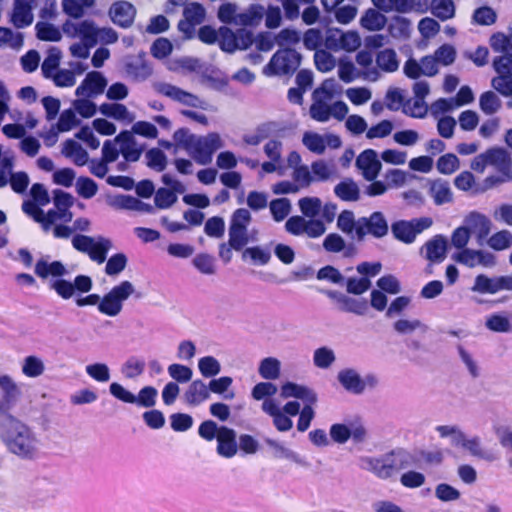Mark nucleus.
Segmentation results:
<instances>
[{"label": "nucleus", "instance_id": "1", "mask_svg": "<svg viewBox=\"0 0 512 512\" xmlns=\"http://www.w3.org/2000/svg\"><path fill=\"white\" fill-rule=\"evenodd\" d=\"M359 468L380 480H388L400 471L417 465V457L404 448H395L380 456H360Z\"/></svg>", "mask_w": 512, "mask_h": 512}, {"label": "nucleus", "instance_id": "2", "mask_svg": "<svg viewBox=\"0 0 512 512\" xmlns=\"http://www.w3.org/2000/svg\"><path fill=\"white\" fill-rule=\"evenodd\" d=\"M0 440L9 453L22 460H33L37 456L39 440L32 428L20 419L0 428Z\"/></svg>", "mask_w": 512, "mask_h": 512}, {"label": "nucleus", "instance_id": "3", "mask_svg": "<svg viewBox=\"0 0 512 512\" xmlns=\"http://www.w3.org/2000/svg\"><path fill=\"white\" fill-rule=\"evenodd\" d=\"M47 259L48 256L37 260L34 273L41 279H47L49 276L55 278L49 282V288L62 299H70L75 294L74 285L71 281L62 278L68 274L65 265L61 261L49 262Z\"/></svg>", "mask_w": 512, "mask_h": 512}, {"label": "nucleus", "instance_id": "4", "mask_svg": "<svg viewBox=\"0 0 512 512\" xmlns=\"http://www.w3.org/2000/svg\"><path fill=\"white\" fill-rule=\"evenodd\" d=\"M251 221L252 215L248 209L238 208L232 213L228 229V243L233 250L241 251L250 241L256 240L248 231Z\"/></svg>", "mask_w": 512, "mask_h": 512}, {"label": "nucleus", "instance_id": "5", "mask_svg": "<svg viewBox=\"0 0 512 512\" xmlns=\"http://www.w3.org/2000/svg\"><path fill=\"white\" fill-rule=\"evenodd\" d=\"M71 244L78 252L87 254L89 258L102 264L107 259V254L112 248L110 239L103 236L92 237L84 234H76L71 239Z\"/></svg>", "mask_w": 512, "mask_h": 512}, {"label": "nucleus", "instance_id": "6", "mask_svg": "<svg viewBox=\"0 0 512 512\" xmlns=\"http://www.w3.org/2000/svg\"><path fill=\"white\" fill-rule=\"evenodd\" d=\"M337 380L342 388L354 395H362L366 390H374L379 386V377L374 373H367L364 377L355 368L341 369Z\"/></svg>", "mask_w": 512, "mask_h": 512}, {"label": "nucleus", "instance_id": "7", "mask_svg": "<svg viewBox=\"0 0 512 512\" xmlns=\"http://www.w3.org/2000/svg\"><path fill=\"white\" fill-rule=\"evenodd\" d=\"M302 55L292 48L279 49L264 67L267 76L292 75L300 66Z\"/></svg>", "mask_w": 512, "mask_h": 512}, {"label": "nucleus", "instance_id": "8", "mask_svg": "<svg viewBox=\"0 0 512 512\" xmlns=\"http://www.w3.org/2000/svg\"><path fill=\"white\" fill-rule=\"evenodd\" d=\"M135 292L130 281H122L114 286L107 294L100 298L98 311L104 315L115 317L123 309V303Z\"/></svg>", "mask_w": 512, "mask_h": 512}, {"label": "nucleus", "instance_id": "9", "mask_svg": "<svg viewBox=\"0 0 512 512\" xmlns=\"http://www.w3.org/2000/svg\"><path fill=\"white\" fill-rule=\"evenodd\" d=\"M489 43L494 52L502 53L493 60L494 70L498 74L512 75V34L494 33L490 37Z\"/></svg>", "mask_w": 512, "mask_h": 512}, {"label": "nucleus", "instance_id": "10", "mask_svg": "<svg viewBox=\"0 0 512 512\" xmlns=\"http://www.w3.org/2000/svg\"><path fill=\"white\" fill-rule=\"evenodd\" d=\"M224 146L218 133L212 132L206 136H196L188 153L200 165H208L212 161L213 154Z\"/></svg>", "mask_w": 512, "mask_h": 512}, {"label": "nucleus", "instance_id": "11", "mask_svg": "<svg viewBox=\"0 0 512 512\" xmlns=\"http://www.w3.org/2000/svg\"><path fill=\"white\" fill-rule=\"evenodd\" d=\"M389 233V224L385 215L380 211H375L369 216L358 218L357 241H364L366 236L375 239H381Z\"/></svg>", "mask_w": 512, "mask_h": 512}, {"label": "nucleus", "instance_id": "12", "mask_svg": "<svg viewBox=\"0 0 512 512\" xmlns=\"http://www.w3.org/2000/svg\"><path fill=\"white\" fill-rule=\"evenodd\" d=\"M432 224L433 221L430 217L398 220L392 223L391 232L398 241L411 244L415 241L418 234L430 228Z\"/></svg>", "mask_w": 512, "mask_h": 512}, {"label": "nucleus", "instance_id": "13", "mask_svg": "<svg viewBox=\"0 0 512 512\" xmlns=\"http://www.w3.org/2000/svg\"><path fill=\"white\" fill-rule=\"evenodd\" d=\"M284 227L290 235H306L313 239L319 238L326 232V226L322 219H306L302 215L289 217Z\"/></svg>", "mask_w": 512, "mask_h": 512}, {"label": "nucleus", "instance_id": "14", "mask_svg": "<svg viewBox=\"0 0 512 512\" xmlns=\"http://www.w3.org/2000/svg\"><path fill=\"white\" fill-rule=\"evenodd\" d=\"M451 258L456 263L468 268H475L476 266L492 268L496 265V256L485 250L466 248L452 254Z\"/></svg>", "mask_w": 512, "mask_h": 512}, {"label": "nucleus", "instance_id": "15", "mask_svg": "<svg viewBox=\"0 0 512 512\" xmlns=\"http://www.w3.org/2000/svg\"><path fill=\"white\" fill-rule=\"evenodd\" d=\"M153 89L173 101L193 108H204V101L198 96L166 82H154Z\"/></svg>", "mask_w": 512, "mask_h": 512}, {"label": "nucleus", "instance_id": "16", "mask_svg": "<svg viewBox=\"0 0 512 512\" xmlns=\"http://www.w3.org/2000/svg\"><path fill=\"white\" fill-rule=\"evenodd\" d=\"M355 166L366 181L377 179L382 169L378 153L373 149L362 151L356 158Z\"/></svg>", "mask_w": 512, "mask_h": 512}, {"label": "nucleus", "instance_id": "17", "mask_svg": "<svg viewBox=\"0 0 512 512\" xmlns=\"http://www.w3.org/2000/svg\"><path fill=\"white\" fill-rule=\"evenodd\" d=\"M124 70L126 75L136 82L147 80L153 73L151 64L146 60L145 52L127 56L124 59Z\"/></svg>", "mask_w": 512, "mask_h": 512}, {"label": "nucleus", "instance_id": "18", "mask_svg": "<svg viewBox=\"0 0 512 512\" xmlns=\"http://www.w3.org/2000/svg\"><path fill=\"white\" fill-rule=\"evenodd\" d=\"M114 142L119 145V151L126 162H137L145 150V144L138 143L132 132L127 130L121 131Z\"/></svg>", "mask_w": 512, "mask_h": 512}, {"label": "nucleus", "instance_id": "19", "mask_svg": "<svg viewBox=\"0 0 512 512\" xmlns=\"http://www.w3.org/2000/svg\"><path fill=\"white\" fill-rule=\"evenodd\" d=\"M322 293L336 301L339 305L338 309L342 312L363 316L368 310V303L365 299L353 298L336 290H323Z\"/></svg>", "mask_w": 512, "mask_h": 512}, {"label": "nucleus", "instance_id": "20", "mask_svg": "<svg viewBox=\"0 0 512 512\" xmlns=\"http://www.w3.org/2000/svg\"><path fill=\"white\" fill-rule=\"evenodd\" d=\"M464 224L474 234L477 244L483 246L492 229L491 220L484 214L472 211L464 219Z\"/></svg>", "mask_w": 512, "mask_h": 512}, {"label": "nucleus", "instance_id": "21", "mask_svg": "<svg viewBox=\"0 0 512 512\" xmlns=\"http://www.w3.org/2000/svg\"><path fill=\"white\" fill-rule=\"evenodd\" d=\"M107 83V79L101 72H88L81 84L76 88L75 95L77 97H95L105 91Z\"/></svg>", "mask_w": 512, "mask_h": 512}, {"label": "nucleus", "instance_id": "22", "mask_svg": "<svg viewBox=\"0 0 512 512\" xmlns=\"http://www.w3.org/2000/svg\"><path fill=\"white\" fill-rule=\"evenodd\" d=\"M338 76L345 83H351L357 78H362L370 82H376L380 79L381 73L377 68L358 71L352 62L341 61L338 67Z\"/></svg>", "mask_w": 512, "mask_h": 512}, {"label": "nucleus", "instance_id": "23", "mask_svg": "<svg viewBox=\"0 0 512 512\" xmlns=\"http://www.w3.org/2000/svg\"><path fill=\"white\" fill-rule=\"evenodd\" d=\"M109 14L116 25L122 28H128L134 22L136 9L127 1H118L111 6Z\"/></svg>", "mask_w": 512, "mask_h": 512}, {"label": "nucleus", "instance_id": "24", "mask_svg": "<svg viewBox=\"0 0 512 512\" xmlns=\"http://www.w3.org/2000/svg\"><path fill=\"white\" fill-rule=\"evenodd\" d=\"M235 430L227 426H220L217 437V453L225 458H232L237 454L238 444Z\"/></svg>", "mask_w": 512, "mask_h": 512}, {"label": "nucleus", "instance_id": "25", "mask_svg": "<svg viewBox=\"0 0 512 512\" xmlns=\"http://www.w3.org/2000/svg\"><path fill=\"white\" fill-rule=\"evenodd\" d=\"M280 396L284 399L296 398L306 404H315L318 400L317 394L311 388L294 382H286L281 387Z\"/></svg>", "mask_w": 512, "mask_h": 512}, {"label": "nucleus", "instance_id": "26", "mask_svg": "<svg viewBox=\"0 0 512 512\" xmlns=\"http://www.w3.org/2000/svg\"><path fill=\"white\" fill-rule=\"evenodd\" d=\"M447 246L446 237L438 234L425 243L422 251H425V257L431 263H441L446 258Z\"/></svg>", "mask_w": 512, "mask_h": 512}, {"label": "nucleus", "instance_id": "27", "mask_svg": "<svg viewBox=\"0 0 512 512\" xmlns=\"http://www.w3.org/2000/svg\"><path fill=\"white\" fill-rule=\"evenodd\" d=\"M333 191L337 198L345 202H357L361 199L360 187L358 183L350 177L336 184Z\"/></svg>", "mask_w": 512, "mask_h": 512}, {"label": "nucleus", "instance_id": "28", "mask_svg": "<svg viewBox=\"0 0 512 512\" xmlns=\"http://www.w3.org/2000/svg\"><path fill=\"white\" fill-rule=\"evenodd\" d=\"M210 398L208 385L201 379L191 381L184 393L186 403L198 406Z\"/></svg>", "mask_w": 512, "mask_h": 512}, {"label": "nucleus", "instance_id": "29", "mask_svg": "<svg viewBox=\"0 0 512 512\" xmlns=\"http://www.w3.org/2000/svg\"><path fill=\"white\" fill-rule=\"evenodd\" d=\"M488 165L494 166L499 172L512 171V161L510 154L499 147L490 148L485 152Z\"/></svg>", "mask_w": 512, "mask_h": 512}, {"label": "nucleus", "instance_id": "30", "mask_svg": "<svg viewBox=\"0 0 512 512\" xmlns=\"http://www.w3.org/2000/svg\"><path fill=\"white\" fill-rule=\"evenodd\" d=\"M429 193L436 205L450 203L453 200V193L449 182L441 178L430 183Z\"/></svg>", "mask_w": 512, "mask_h": 512}, {"label": "nucleus", "instance_id": "31", "mask_svg": "<svg viewBox=\"0 0 512 512\" xmlns=\"http://www.w3.org/2000/svg\"><path fill=\"white\" fill-rule=\"evenodd\" d=\"M265 8L260 4H251L245 11L238 12L236 26L255 27L263 19Z\"/></svg>", "mask_w": 512, "mask_h": 512}, {"label": "nucleus", "instance_id": "32", "mask_svg": "<svg viewBox=\"0 0 512 512\" xmlns=\"http://www.w3.org/2000/svg\"><path fill=\"white\" fill-rule=\"evenodd\" d=\"M376 66L378 71L393 73L399 68V60L393 49L386 48L376 54Z\"/></svg>", "mask_w": 512, "mask_h": 512}, {"label": "nucleus", "instance_id": "33", "mask_svg": "<svg viewBox=\"0 0 512 512\" xmlns=\"http://www.w3.org/2000/svg\"><path fill=\"white\" fill-rule=\"evenodd\" d=\"M99 111L106 117L113 118L117 121H133L134 116L129 112L124 104L120 103H103L99 106Z\"/></svg>", "mask_w": 512, "mask_h": 512}, {"label": "nucleus", "instance_id": "34", "mask_svg": "<svg viewBox=\"0 0 512 512\" xmlns=\"http://www.w3.org/2000/svg\"><path fill=\"white\" fill-rule=\"evenodd\" d=\"M0 390L2 391V399L14 404H16L22 396L19 385L8 374L0 375Z\"/></svg>", "mask_w": 512, "mask_h": 512}, {"label": "nucleus", "instance_id": "35", "mask_svg": "<svg viewBox=\"0 0 512 512\" xmlns=\"http://www.w3.org/2000/svg\"><path fill=\"white\" fill-rule=\"evenodd\" d=\"M471 291L479 294H496L499 292V276L488 277L485 274H479L474 279Z\"/></svg>", "mask_w": 512, "mask_h": 512}, {"label": "nucleus", "instance_id": "36", "mask_svg": "<svg viewBox=\"0 0 512 512\" xmlns=\"http://www.w3.org/2000/svg\"><path fill=\"white\" fill-rule=\"evenodd\" d=\"M388 31L395 39H407L411 34V21L402 16H394L388 24Z\"/></svg>", "mask_w": 512, "mask_h": 512}, {"label": "nucleus", "instance_id": "37", "mask_svg": "<svg viewBox=\"0 0 512 512\" xmlns=\"http://www.w3.org/2000/svg\"><path fill=\"white\" fill-rule=\"evenodd\" d=\"M266 444L274 450V457L276 458H285L299 464L301 466L307 467L308 463L296 452L286 448L280 442L267 438L265 440Z\"/></svg>", "mask_w": 512, "mask_h": 512}, {"label": "nucleus", "instance_id": "38", "mask_svg": "<svg viewBox=\"0 0 512 512\" xmlns=\"http://www.w3.org/2000/svg\"><path fill=\"white\" fill-rule=\"evenodd\" d=\"M11 21L16 28L29 26L33 21V15L28 4L16 0Z\"/></svg>", "mask_w": 512, "mask_h": 512}, {"label": "nucleus", "instance_id": "39", "mask_svg": "<svg viewBox=\"0 0 512 512\" xmlns=\"http://www.w3.org/2000/svg\"><path fill=\"white\" fill-rule=\"evenodd\" d=\"M45 371L44 361L35 355H29L22 361L21 372L28 378H37Z\"/></svg>", "mask_w": 512, "mask_h": 512}, {"label": "nucleus", "instance_id": "40", "mask_svg": "<svg viewBox=\"0 0 512 512\" xmlns=\"http://www.w3.org/2000/svg\"><path fill=\"white\" fill-rule=\"evenodd\" d=\"M501 447L505 450L509 467L512 468V429L508 426L498 425L493 428Z\"/></svg>", "mask_w": 512, "mask_h": 512}, {"label": "nucleus", "instance_id": "41", "mask_svg": "<svg viewBox=\"0 0 512 512\" xmlns=\"http://www.w3.org/2000/svg\"><path fill=\"white\" fill-rule=\"evenodd\" d=\"M386 22V17L373 8L368 9L360 19L361 26L369 31L383 29Z\"/></svg>", "mask_w": 512, "mask_h": 512}, {"label": "nucleus", "instance_id": "42", "mask_svg": "<svg viewBox=\"0 0 512 512\" xmlns=\"http://www.w3.org/2000/svg\"><path fill=\"white\" fill-rule=\"evenodd\" d=\"M233 383V379L229 376H222L219 378H212L210 382L207 384L209 393H215L223 395L225 400H232L235 397V393L233 391L228 392V389L231 387Z\"/></svg>", "mask_w": 512, "mask_h": 512}, {"label": "nucleus", "instance_id": "43", "mask_svg": "<svg viewBox=\"0 0 512 512\" xmlns=\"http://www.w3.org/2000/svg\"><path fill=\"white\" fill-rule=\"evenodd\" d=\"M281 372V363L277 358H264L258 368L259 375L265 380H276Z\"/></svg>", "mask_w": 512, "mask_h": 512}, {"label": "nucleus", "instance_id": "44", "mask_svg": "<svg viewBox=\"0 0 512 512\" xmlns=\"http://www.w3.org/2000/svg\"><path fill=\"white\" fill-rule=\"evenodd\" d=\"M302 216L306 219H316L322 208V201L318 197H303L298 200Z\"/></svg>", "mask_w": 512, "mask_h": 512}, {"label": "nucleus", "instance_id": "45", "mask_svg": "<svg viewBox=\"0 0 512 512\" xmlns=\"http://www.w3.org/2000/svg\"><path fill=\"white\" fill-rule=\"evenodd\" d=\"M61 57L62 53L59 48L51 47L48 50V55L41 65L42 74L45 78H51L58 71Z\"/></svg>", "mask_w": 512, "mask_h": 512}, {"label": "nucleus", "instance_id": "46", "mask_svg": "<svg viewBox=\"0 0 512 512\" xmlns=\"http://www.w3.org/2000/svg\"><path fill=\"white\" fill-rule=\"evenodd\" d=\"M269 209L273 220L281 222L291 213L292 204L288 198H277L269 203Z\"/></svg>", "mask_w": 512, "mask_h": 512}, {"label": "nucleus", "instance_id": "47", "mask_svg": "<svg viewBox=\"0 0 512 512\" xmlns=\"http://www.w3.org/2000/svg\"><path fill=\"white\" fill-rule=\"evenodd\" d=\"M146 165L156 172H162L167 167V156L159 148H151L145 153Z\"/></svg>", "mask_w": 512, "mask_h": 512}, {"label": "nucleus", "instance_id": "48", "mask_svg": "<svg viewBox=\"0 0 512 512\" xmlns=\"http://www.w3.org/2000/svg\"><path fill=\"white\" fill-rule=\"evenodd\" d=\"M485 326L496 333H508L512 329L509 318L502 313H494L486 318Z\"/></svg>", "mask_w": 512, "mask_h": 512}, {"label": "nucleus", "instance_id": "49", "mask_svg": "<svg viewBox=\"0 0 512 512\" xmlns=\"http://www.w3.org/2000/svg\"><path fill=\"white\" fill-rule=\"evenodd\" d=\"M485 243L495 251L506 250L512 245V233L509 230L498 231L487 237Z\"/></svg>", "mask_w": 512, "mask_h": 512}, {"label": "nucleus", "instance_id": "50", "mask_svg": "<svg viewBox=\"0 0 512 512\" xmlns=\"http://www.w3.org/2000/svg\"><path fill=\"white\" fill-rule=\"evenodd\" d=\"M36 36L42 41L58 42L62 38L60 30L48 22H38L35 25Z\"/></svg>", "mask_w": 512, "mask_h": 512}, {"label": "nucleus", "instance_id": "51", "mask_svg": "<svg viewBox=\"0 0 512 512\" xmlns=\"http://www.w3.org/2000/svg\"><path fill=\"white\" fill-rule=\"evenodd\" d=\"M479 106L486 115H493L500 110L502 102L494 92L486 91L480 96Z\"/></svg>", "mask_w": 512, "mask_h": 512}, {"label": "nucleus", "instance_id": "52", "mask_svg": "<svg viewBox=\"0 0 512 512\" xmlns=\"http://www.w3.org/2000/svg\"><path fill=\"white\" fill-rule=\"evenodd\" d=\"M78 29V37L83 43H86L88 46H96L98 43V39L96 38L98 27L95 25L94 21L83 20L79 22Z\"/></svg>", "mask_w": 512, "mask_h": 512}, {"label": "nucleus", "instance_id": "53", "mask_svg": "<svg viewBox=\"0 0 512 512\" xmlns=\"http://www.w3.org/2000/svg\"><path fill=\"white\" fill-rule=\"evenodd\" d=\"M432 14L442 21L452 18L455 14V6L452 0H432Z\"/></svg>", "mask_w": 512, "mask_h": 512}, {"label": "nucleus", "instance_id": "54", "mask_svg": "<svg viewBox=\"0 0 512 512\" xmlns=\"http://www.w3.org/2000/svg\"><path fill=\"white\" fill-rule=\"evenodd\" d=\"M336 360L334 351L326 346L317 348L313 353V364L320 369H328Z\"/></svg>", "mask_w": 512, "mask_h": 512}, {"label": "nucleus", "instance_id": "55", "mask_svg": "<svg viewBox=\"0 0 512 512\" xmlns=\"http://www.w3.org/2000/svg\"><path fill=\"white\" fill-rule=\"evenodd\" d=\"M403 113L412 118H424L428 113V105L425 100L408 99L405 101L402 109Z\"/></svg>", "mask_w": 512, "mask_h": 512}, {"label": "nucleus", "instance_id": "56", "mask_svg": "<svg viewBox=\"0 0 512 512\" xmlns=\"http://www.w3.org/2000/svg\"><path fill=\"white\" fill-rule=\"evenodd\" d=\"M393 329L399 335H408L417 329L426 332L428 330V326L422 323L419 319H399L394 322Z\"/></svg>", "mask_w": 512, "mask_h": 512}, {"label": "nucleus", "instance_id": "57", "mask_svg": "<svg viewBox=\"0 0 512 512\" xmlns=\"http://www.w3.org/2000/svg\"><path fill=\"white\" fill-rule=\"evenodd\" d=\"M198 369L204 378H213L221 372V364L213 356H204L198 360Z\"/></svg>", "mask_w": 512, "mask_h": 512}, {"label": "nucleus", "instance_id": "58", "mask_svg": "<svg viewBox=\"0 0 512 512\" xmlns=\"http://www.w3.org/2000/svg\"><path fill=\"white\" fill-rule=\"evenodd\" d=\"M302 143L309 151L315 154L321 155L325 152V137L316 132H305Z\"/></svg>", "mask_w": 512, "mask_h": 512}, {"label": "nucleus", "instance_id": "59", "mask_svg": "<svg viewBox=\"0 0 512 512\" xmlns=\"http://www.w3.org/2000/svg\"><path fill=\"white\" fill-rule=\"evenodd\" d=\"M500 173L501 175H491L486 177L481 185L475 187L474 194L484 193L487 190L512 180V171Z\"/></svg>", "mask_w": 512, "mask_h": 512}, {"label": "nucleus", "instance_id": "60", "mask_svg": "<svg viewBox=\"0 0 512 512\" xmlns=\"http://www.w3.org/2000/svg\"><path fill=\"white\" fill-rule=\"evenodd\" d=\"M192 264L202 274L214 275L216 273L215 258L208 253L197 254L193 258Z\"/></svg>", "mask_w": 512, "mask_h": 512}, {"label": "nucleus", "instance_id": "61", "mask_svg": "<svg viewBox=\"0 0 512 512\" xmlns=\"http://www.w3.org/2000/svg\"><path fill=\"white\" fill-rule=\"evenodd\" d=\"M357 225L358 219H355L354 213L351 210H343L337 218V228L347 235H350L355 231L356 239Z\"/></svg>", "mask_w": 512, "mask_h": 512}, {"label": "nucleus", "instance_id": "62", "mask_svg": "<svg viewBox=\"0 0 512 512\" xmlns=\"http://www.w3.org/2000/svg\"><path fill=\"white\" fill-rule=\"evenodd\" d=\"M497 20V13L492 7L482 6L474 10L472 23L482 26L493 25Z\"/></svg>", "mask_w": 512, "mask_h": 512}, {"label": "nucleus", "instance_id": "63", "mask_svg": "<svg viewBox=\"0 0 512 512\" xmlns=\"http://www.w3.org/2000/svg\"><path fill=\"white\" fill-rule=\"evenodd\" d=\"M219 46L221 50L227 53H233L237 49V35L230 28L222 26L218 30Z\"/></svg>", "mask_w": 512, "mask_h": 512}, {"label": "nucleus", "instance_id": "64", "mask_svg": "<svg viewBox=\"0 0 512 512\" xmlns=\"http://www.w3.org/2000/svg\"><path fill=\"white\" fill-rule=\"evenodd\" d=\"M145 369V362L135 357H130L121 367V373L127 379H135L140 376Z\"/></svg>", "mask_w": 512, "mask_h": 512}]
</instances>
